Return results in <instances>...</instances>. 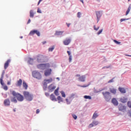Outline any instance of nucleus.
I'll use <instances>...</instances> for the list:
<instances>
[{"mask_svg":"<svg viewBox=\"0 0 131 131\" xmlns=\"http://www.w3.org/2000/svg\"><path fill=\"white\" fill-rule=\"evenodd\" d=\"M11 93L13 97H16L17 100H18L19 102H22L24 100V97L23 96V95L20 94L16 93L15 91H11Z\"/></svg>","mask_w":131,"mask_h":131,"instance_id":"f257e3e1","label":"nucleus"},{"mask_svg":"<svg viewBox=\"0 0 131 131\" xmlns=\"http://www.w3.org/2000/svg\"><path fill=\"white\" fill-rule=\"evenodd\" d=\"M23 94L25 99H26L27 101H32V100H33V95L30 94L29 92L24 91L23 92Z\"/></svg>","mask_w":131,"mask_h":131,"instance_id":"f03ea898","label":"nucleus"},{"mask_svg":"<svg viewBox=\"0 0 131 131\" xmlns=\"http://www.w3.org/2000/svg\"><path fill=\"white\" fill-rule=\"evenodd\" d=\"M102 95L106 102H109L111 100V93L109 92H103Z\"/></svg>","mask_w":131,"mask_h":131,"instance_id":"7ed1b4c3","label":"nucleus"},{"mask_svg":"<svg viewBox=\"0 0 131 131\" xmlns=\"http://www.w3.org/2000/svg\"><path fill=\"white\" fill-rule=\"evenodd\" d=\"M37 67L38 68V69L45 70V69H47V68H49L50 67V63L40 64L37 65Z\"/></svg>","mask_w":131,"mask_h":131,"instance_id":"20e7f679","label":"nucleus"},{"mask_svg":"<svg viewBox=\"0 0 131 131\" xmlns=\"http://www.w3.org/2000/svg\"><path fill=\"white\" fill-rule=\"evenodd\" d=\"M32 76L37 79H41V74L36 71H34L32 72Z\"/></svg>","mask_w":131,"mask_h":131,"instance_id":"39448f33","label":"nucleus"},{"mask_svg":"<svg viewBox=\"0 0 131 131\" xmlns=\"http://www.w3.org/2000/svg\"><path fill=\"white\" fill-rule=\"evenodd\" d=\"M53 81V78H50L48 79H45L44 80L43 82V88L45 89H47V87L48 86V83H51V82H52Z\"/></svg>","mask_w":131,"mask_h":131,"instance_id":"423d86ee","label":"nucleus"},{"mask_svg":"<svg viewBox=\"0 0 131 131\" xmlns=\"http://www.w3.org/2000/svg\"><path fill=\"white\" fill-rule=\"evenodd\" d=\"M118 108L119 111L121 112H125L126 111V106L123 105L122 104H120L118 106Z\"/></svg>","mask_w":131,"mask_h":131,"instance_id":"0eeeda50","label":"nucleus"},{"mask_svg":"<svg viewBox=\"0 0 131 131\" xmlns=\"http://www.w3.org/2000/svg\"><path fill=\"white\" fill-rule=\"evenodd\" d=\"M29 34L30 35H34V34H36L37 36H40V33L37 30L31 31Z\"/></svg>","mask_w":131,"mask_h":131,"instance_id":"6e6552de","label":"nucleus"},{"mask_svg":"<svg viewBox=\"0 0 131 131\" xmlns=\"http://www.w3.org/2000/svg\"><path fill=\"white\" fill-rule=\"evenodd\" d=\"M76 76L79 77V81H81L82 82H84V81H85V76H80V75H77Z\"/></svg>","mask_w":131,"mask_h":131,"instance_id":"1a4fd4ad","label":"nucleus"},{"mask_svg":"<svg viewBox=\"0 0 131 131\" xmlns=\"http://www.w3.org/2000/svg\"><path fill=\"white\" fill-rule=\"evenodd\" d=\"M45 59V56L42 55H38L37 57V62H41Z\"/></svg>","mask_w":131,"mask_h":131,"instance_id":"9d476101","label":"nucleus"},{"mask_svg":"<svg viewBox=\"0 0 131 131\" xmlns=\"http://www.w3.org/2000/svg\"><path fill=\"white\" fill-rule=\"evenodd\" d=\"M44 74L46 77L50 76V75L52 74V69H50L46 70Z\"/></svg>","mask_w":131,"mask_h":131,"instance_id":"9b49d317","label":"nucleus"},{"mask_svg":"<svg viewBox=\"0 0 131 131\" xmlns=\"http://www.w3.org/2000/svg\"><path fill=\"white\" fill-rule=\"evenodd\" d=\"M96 15L97 19V23L100 21V18H101L102 16V14H101V12L100 11H96Z\"/></svg>","mask_w":131,"mask_h":131,"instance_id":"f8f14e48","label":"nucleus"},{"mask_svg":"<svg viewBox=\"0 0 131 131\" xmlns=\"http://www.w3.org/2000/svg\"><path fill=\"white\" fill-rule=\"evenodd\" d=\"M4 75H5V71H3L0 78V83L2 85H4V82H3V79H4Z\"/></svg>","mask_w":131,"mask_h":131,"instance_id":"ddd939ff","label":"nucleus"},{"mask_svg":"<svg viewBox=\"0 0 131 131\" xmlns=\"http://www.w3.org/2000/svg\"><path fill=\"white\" fill-rule=\"evenodd\" d=\"M120 102L121 103H126L127 102V98L125 97L120 98Z\"/></svg>","mask_w":131,"mask_h":131,"instance_id":"4468645a","label":"nucleus"},{"mask_svg":"<svg viewBox=\"0 0 131 131\" xmlns=\"http://www.w3.org/2000/svg\"><path fill=\"white\" fill-rule=\"evenodd\" d=\"M112 103L115 105V106H118V101L116 98H113L112 100Z\"/></svg>","mask_w":131,"mask_h":131,"instance_id":"2eb2a0df","label":"nucleus"},{"mask_svg":"<svg viewBox=\"0 0 131 131\" xmlns=\"http://www.w3.org/2000/svg\"><path fill=\"white\" fill-rule=\"evenodd\" d=\"M4 104L5 106H10V99H5L4 101Z\"/></svg>","mask_w":131,"mask_h":131,"instance_id":"dca6fc26","label":"nucleus"},{"mask_svg":"<svg viewBox=\"0 0 131 131\" xmlns=\"http://www.w3.org/2000/svg\"><path fill=\"white\" fill-rule=\"evenodd\" d=\"M22 79H19L17 81L16 84V86H19L20 87L21 85H22Z\"/></svg>","mask_w":131,"mask_h":131,"instance_id":"f3484780","label":"nucleus"},{"mask_svg":"<svg viewBox=\"0 0 131 131\" xmlns=\"http://www.w3.org/2000/svg\"><path fill=\"white\" fill-rule=\"evenodd\" d=\"M10 62H11V60L10 59L7 60V61L4 64V69H7V68L9 67V64H10Z\"/></svg>","mask_w":131,"mask_h":131,"instance_id":"a211bd4d","label":"nucleus"},{"mask_svg":"<svg viewBox=\"0 0 131 131\" xmlns=\"http://www.w3.org/2000/svg\"><path fill=\"white\" fill-rule=\"evenodd\" d=\"M48 89L49 91H51V92H53V91H54V90L56 89V86H54V84H51L49 86Z\"/></svg>","mask_w":131,"mask_h":131,"instance_id":"6ab92c4d","label":"nucleus"},{"mask_svg":"<svg viewBox=\"0 0 131 131\" xmlns=\"http://www.w3.org/2000/svg\"><path fill=\"white\" fill-rule=\"evenodd\" d=\"M118 90L119 92H120V93H121L122 94H125V93H126V91L124 88L119 87Z\"/></svg>","mask_w":131,"mask_h":131,"instance_id":"aec40b11","label":"nucleus"},{"mask_svg":"<svg viewBox=\"0 0 131 131\" xmlns=\"http://www.w3.org/2000/svg\"><path fill=\"white\" fill-rule=\"evenodd\" d=\"M110 92L112 93V94H114V95H115V94H116V89L114 88H110Z\"/></svg>","mask_w":131,"mask_h":131,"instance_id":"412c9836","label":"nucleus"},{"mask_svg":"<svg viewBox=\"0 0 131 131\" xmlns=\"http://www.w3.org/2000/svg\"><path fill=\"white\" fill-rule=\"evenodd\" d=\"M23 86L24 88H25V90H27V89H28V85L27 83H26L25 81H23Z\"/></svg>","mask_w":131,"mask_h":131,"instance_id":"4be33fe9","label":"nucleus"},{"mask_svg":"<svg viewBox=\"0 0 131 131\" xmlns=\"http://www.w3.org/2000/svg\"><path fill=\"white\" fill-rule=\"evenodd\" d=\"M67 53L69 56V62H71V61H72V56H71V52L70 51H67Z\"/></svg>","mask_w":131,"mask_h":131,"instance_id":"5701e85b","label":"nucleus"},{"mask_svg":"<svg viewBox=\"0 0 131 131\" xmlns=\"http://www.w3.org/2000/svg\"><path fill=\"white\" fill-rule=\"evenodd\" d=\"M50 99L52 101H57V99L55 98V95H54V94H51L50 95Z\"/></svg>","mask_w":131,"mask_h":131,"instance_id":"b1692460","label":"nucleus"},{"mask_svg":"<svg viewBox=\"0 0 131 131\" xmlns=\"http://www.w3.org/2000/svg\"><path fill=\"white\" fill-rule=\"evenodd\" d=\"M30 18H33V17H34V12L33 11V10H30Z\"/></svg>","mask_w":131,"mask_h":131,"instance_id":"393cba45","label":"nucleus"},{"mask_svg":"<svg viewBox=\"0 0 131 131\" xmlns=\"http://www.w3.org/2000/svg\"><path fill=\"white\" fill-rule=\"evenodd\" d=\"M99 115H98V113H97V112H95L94 114H93V116L92 117L93 119H96L97 117H98Z\"/></svg>","mask_w":131,"mask_h":131,"instance_id":"a878e982","label":"nucleus"},{"mask_svg":"<svg viewBox=\"0 0 131 131\" xmlns=\"http://www.w3.org/2000/svg\"><path fill=\"white\" fill-rule=\"evenodd\" d=\"M11 101L13 102V103H17V99H16V97H12L11 99Z\"/></svg>","mask_w":131,"mask_h":131,"instance_id":"bb28decb","label":"nucleus"},{"mask_svg":"<svg viewBox=\"0 0 131 131\" xmlns=\"http://www.w3.org/2000/svg\"><path fill=\"white\" fill-rule=\"evenodd\" d=\"M130 9H131V7L129 6L128 9H127V11L126 12V14H125L126 16H127V15H128L129 12H130Z\"/></svg>","mask_w":131,"mask_h":131,"instance_id":"cd10ccee","label":"nucleus"},{"mask_svg":"<svg viewBox=\"0 0 131 131\" xmlns=\"http://www.w3.org/2000/svg\"><path fill=\"white\" fill-rule=\"evenodd\" d=\"M63 34V32L62 31H57L55 33V35H62Z\"/></svg>","mask_w":131,"mask_h":131,"instance_id":"c85d7f7f","label":"nucleus"},{"mask_svg":"<svg viewBox=\"0 0 131 131\" xmlns=\"http://www.w3.org/2000/svg\"><path fill=\"white\" fill-rule=\"evenodd\" d=\"M59 88H57V89L55 90V91H54V94L55 95H56V96H59Z\"/></svg>","mask_w":131,"mask_h":131,"instance_id":"c756f323","label":"nucleus"},{"mask_svg":"<svg viewBox=\"0 0 131 131\" xmlns=\"http://www.w3.org/2000/svg\"><path fill=\"white\" fill-rule=\"evenodd\" d=\"M84 99H89V100H91L92 99V97L90 96H88V95H85L84 96Z\"/></svg>","mask_w":131,"mask_h":131,"instance_id":"7c9ffc66","label":"nucleus"},{"mask_svg":"<svg viewBox=\"0 0 131 131\" xmlns=\"http://www.w3.org/2000/svg\"><path fill=\"white\" fill-rule=\"evenodd\" d=\"M33 62V59L32 58H29L28 63H29V64H32V62Z\"/></svg>","mask_w":131,"mask_h":131,"instance_id":"2f4dec72","label":"nucleus"},{"mask_svg":"<svg viewBox=\"0 0 131 131\" xmlns=\"http://www.w3.org/2000/svg\"><path fill=\"white\" fill-rule=\"evenodd\" d=\"M71 42V39H67V41H66V45H68L70 43V42Z\"/></svg>","mask_w":131,"mask_h":131,"instance_id":"473e14b6","label":"nucleus"},{"mask_svg":"<svg viewBox=\"0 0 131 131\" xmlns=\"http://www.w3.org/2000/svg\"><path fill=\"white\" fill-rule=\"evenodd\" d=\"M54 49H55V47L54 46H53V47H52L51 48H50L49 49V52H53V51H54Z\"/></svg>","mask_w":131,"mask_h":131,"instance_id":"72a5a7b5","label":"nucleus"},{"mask_svg":"<svg viewBox=\"0 0 131 131\" xmlns=\"http://www.w3.org/2000/svg\"><path fill=\"white\" fill-rule=\"evenodd\" d=\"M93 123L94 125H98L99 124V122H98L97 121H94L93 122Z\"/></svg>","mask_w":131,"mask_h":131,"instance_id":"f704fd0d","label":"nucleus"},{"mask_svg":"<svg viewBox=\"0 0 131 131\" xmlns=\"http://www.w3.org/2000/svg\"><path fill=\"white\" fill-rule=\"evenodd\" d=\"M127 105L129 108H131V101H128Z\"/></svg>","mask_w":131,"mask_h":131,"instance_id":"c9c22d12","label":"nucleus"},{"mask_svg":"<svg viewBox=\"0 0 131 131\" xmlns=\"http://www.w3.org/2000/svg\"><path fill=\"white\" fill-rule=\"evenodd\" d=\"M61 94L62 97H63L64 98H65L66 96L65 95V93L64 92H63V91H61Z\"/></svg>","mask_w":131,"mask_h":131,"instance_id":"e433bc0d","label":"nucleus"},{"mask_svg":"<svg viewBox=\"0 0 131 131\" xmlns=\"http://www.w3.org/2000/svg\"><path fill=\"white\" fill-rule=\"evenodd\" d=\"M3 89L5 91H8V86L4 85Z\"/></svg>","mask_w":131,"mask_h":131,"instance_id":"4c0bfd02","label":"nucleus"},{"mask_svg":"<svg viewBox=\"0 0 131 131\" xmlns=\"http://www.w3.org/2000/svg\"><path fill=\"white\" fill-rule=\"evenodd\" d=\"M114 42H115V43H116L117 45H120V43H121L120 42H119V41H118L116 40H114Z\"/></svg>","mask_w":131,"mask_h":131,"instance_id":"58836bf2","label":"nucleus"},{"mask_svg":"<svg viewBox=\"0 0 131 131\" xmlns=\"http://www.w3.org/2000/svg\"><path fill=\"white\" fill-rule=\"evenodd\" d=\"M57 100H58V101H60L61 102H62V98L61 97H60V96H58V97H57Z\"/></svg>","mask_w":131,"mask_h":131,"instance_id":"ea45409f","label":"nucleus"},{"mask_svg":"<svg viewBox=\"0 0 131 131\" xmlns=\"http://www.w3.org/2000/svg\"><path fill=\"white\" fill-rule=\"evenodd\" d=\"M102 31H103V29L99 30L97 33L98 35H99V34H101V33H102Z\"/></svg>","mask_w":131,"mask_h":131,"instance_id":"a19ab883","label":"nucleus"},{"mask_svg":"<svg viewBox=\"0 0 131 131\" xmlns=\"http://www.w3.org/2000/svg\"><path fill=\"white\" fill-rule=\"evenodd\" d=\"M81 15V13H80V12H78V13H77L78 18H80Z\"/></svg>","mask_w":131,"mask_h":131,"instance_id":"79ce46f5","label":"nucleus"},{"mask_svg":"<svg viewBox=\"0 0 131 131\" xmlns=\"http://www.w3.org/2000/svg\"><path fill=\"white\" fill-rule=\"evenodd\" d=\"M72 116H73V118H74L75 120L77 119V116H76L74 114H73Z\"/></svg>","mask_w":131,"mask_h":131,"instance_id":"37998d69","label":"nucleus"},{"mask_svg":"<svg viewBox=\"0 0 131 131\" xmlns=\"http://www.w3.org/2000/svg\"><path fill=\"white\" fill-rule=\"evenodd\" d=\"M94 30L98 31V30H99V28H100V27H98L97 28H96V26H94Z\"/></svg>","mask_w":131,"mask_h":131,"instance_id":"c03bdc74","label":"nucleus"},{"mask_svg":"<svg viewBox=\"0 0 131 131\" xmlns=\"http://www.w3.org/2000/svg\"><path fill=\"white\" fill-rule=\"evenodd\" d=\"M113 79H114V78H113V79H111V80H110L108 81V83H111V82H113V81H114Z\"/></svg>","mask_w":131,"mask_h":131,"instance_id":"a18cd8bd","label":"nucleus"},{"mask_svg":"<svg viewBox=\"0 0 131 131\" xmlns=\"http://www.w3.org/2000/svg\"><path fill=\"white\" fill-rule=\"evenodd\" d=\"M66 102L68 104H70L71 101L69 100L68 99H66Z\"/></svg>","mask_w":131,"mask_h":131,"instance_id":"49530a36","label":"nucleus"},{"mask_svg":"<svg viewBox=\"0 0 131 131\" xmlns=\"http://www.w3.org/2000/svg\"><path fill=\"white\" fill-rule=\"evenodd\" d=\"M94 126V124L92 123L89 125V127H93Z\"/></svg>","mask_w":131,"mask_h":131,"instance_id":"de8ad7c7","label":"nucleus"},{"mask_svg":"<svg viewBox=\"0 0 131 131\" xmlns=\"http://www.w3.org/2000/svg\"><path fill=\"white\" fill-rule=\"evenodd\" d=\"M45 95L46 97H49L50 96V94H49V93H46Z\"/></svg>","mask_w":131,"mask_h":131,"instance_id":"09e8293b","label":"nucleus"},{"mask_svg":"<svg viewBox=\"0 0 131 131\" xmlns=\"http://www.w3.org/2000/svg\"><path fill=\"white\" fill-rule=\"evenodd\" d=\"M7 84H8V85H10L11 84V81H8Z\"/></svg>","mask_w":131,"mask_h":131,"instance_id":"8fccbe9b","label":"nucleus"},{"mask_svg":"<svg viewBox=\"0 0 131 131\" xmlns=\"http://www.w3.org/2000/svg\"><path fill=\"white\" fill-rule=\"evenodd\" d=\"M120 21H121V22H123V21H125V19L122 18V19H121Z\"/></svg>","mask_w":131,"mask_h":131,"instance_id":"3c124183","label":"nucleus"},{"mask_svg":"<svg viewBox=\"0 0 131 131\" xmlns=\"http://www.w3.org/2000/svg\"><path fill=\"white\" fill-rule=\"evenodd\" d=\"M37 13H41V11L39 9H38V10H37Z\"/></svg>","mask_w":131,"mask_h":131,"instance_id":"603ef678","label":"nucleus"},{"mask_svg":"<svg viewBox=\"0 0 131 131\" xmlns=\"http://www.w3.org/2000/svg\"><path fill=\"white\" fill-rule=\"evenodd\" d=\"M39 113V109H37V110H36V114H38Z\"/></svg>","mask_w":131,"mask_h":131,"instance_id":"864d4df0","label":"nucleus"},{"mask_svg":"<svg viewBox=\"0 0 131 131\" xmlns=\"http://www.w3.org/2000/svg\"><path fill=\"white\" fill-rule=\"evenodd\" d=\"M30 22H31V20H30V19H29L27 24H29V23H30Z\"/></svg>","mask_w":131,"mask_h":131,"instance_id":"5fc2aeb1","label":"nucleus"},{"mask_svg":"<svg viewBox=\"0 0 131 131\" xmlns=\"http://www.w3.org/2000/svg\"><path fill=\"white\" fill-rule=\"evenodd\" d=\"M41 2H42V0H39L38 3V5H39V4H40Z\"/></svg>","mask_w":131,"mask_h":131,"instance_id":"6e6d98bb","label":"nucleus"},{"mask_svg":"<svg viewBox=\"0 0 131 131\" xmlns=\"http://www.w3.org/2000/svg\"><path fill=\"white\" fill-rule=\"evenodd\" d=\"M47 41H45L42 42V45H45V43H46Z\"/></svg>","mask_w":131,"mask_h":131,"instance_id":"4d7b16f0","label":"nucleus"},{"mask_svg":"<svg viewBox=\"0 0 131 131\" xmlns=\"http://www.w3.org/2000/svg\"><path fill=\"white\" fill-rule=\"evenodd\" d=\"M129 116L131 117V110L129 112Z\"/></svg>","mask_w":131,"mask_h":131,"instance_id":"13d9d810","label":"nucleus"},{"mask_svg":"<svg viewBox=\"0 0 131 131\" xmlns=\"http://www.w3.org/2000/svg\"><path fill=\"white\" fill-rule=\"evenodd\" d=\"M63 43H64V45L65 46H66V41H63Z\"/></svg>","mask_w":131,"mask_h":131,"instance_id":"bf43d9fd","label":"nucleus"},{"mask_svg":"<svg viewBox=\"0 0 131 131\" xmlns=\"http://www.w3.org/2000/svg\"><path fill=\"white\" fill-rule=\"evenodd\" d=\"M125 56H127V57H131V55L126 54Z\"/></svg>","mask_w":131,"mask_h":131,"instance_id":"052dcab7","label":"nucleus"},{"mask_svg":"<svg viewBox=\"0 0 131 131\" xmlns=\"http://www.w3.org/2000/svg\"><path fill=\"white\" fill-rule=\"evenodd\" d=\"M68 27H69V26H70V24H67Z\"/></svg>","mask_w":131,"mask_h":131,"instance_id":"680f3d73","label":"nucleus"},{"mask_svg":"<svg viewBox=\"0 0 131 131\" xmlns=\"http://www.w3.org/2000/svg\"><path fill=\"white\" fill-rule=\"evenodd\" d=\"M80 2H81V3H82V4H83V0H80Z\"/></svg>","mask_w":131,"mask_h":131,"instance_id":"e2e57ef3","label":"nucleus"},{"mask_svg":"<svg viewBox=\"0 0 131 131\" xmlns=\"http://www.w3.org/2000/svg\"><path fill=\"white\" fill-rule=\"evenodd\" d=\"M13 111H14V112H16V110L15 109H13Z\"/></svg>","mask_w":131,"mask_h":131,"instance_id":"0e129e2a","label":"nucleus"},{"mask_svg":"<svg viewBox=\"0 0 131 131\" xmlns=\"http://www.w3.org/2000/svg\"><path fill=\"white\" fill-rule=\"evenodd\" d=\"M23 37H20V38H23Z\"/></svg>","mask_w":131,"mask_h":131,"instance_id":"69168bd1","label":"nucleus"},{"mask_svg":"<svg viewBox=\"0 0 131 131\" xmlns=\"http://www.w3.org/2000/svg\"><path fill=\"white\" fill-rule=\"evenodd\" d=\"M57 79H59V78H57Z\"/></svg>","mask_w":131,"mask_h":131,"instance_id":"338daca9","label":"nucleus"},{"mask_svg":"<svg viewBox=\"0 0 131 131\" xmlns=\"http://www.w3.org/2000/svg\"><path fill=\"white\" fill-rule=\"evenodd\" d=\"M129 1H130V0H128V2H129Z\"/></svg>","mask_w":131,"mask_h":131,"instance_id":"774afa93","label":"nucleus"}]
</instances>
